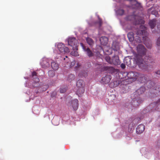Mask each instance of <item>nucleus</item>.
I'll list each match as a JSON object with an SVG mask.
<instances>
[{"mask_svg":"<svg viewBox=\"0 0 160 160\" xmlns=\"http://www.w3.org/2000/svg\"><path fill=\"white\" fill-rule=\"evenodd\" d=\"M137 53L134 56V61L138 67L142 70H148V62H155V59L151 55H146L147 49L142 45H138L137 47Z\"/></svg>","mask_w":160,"mask_h":160,"instance_id":"1","label":"nucleus"},{"mask_svg":"<svg viewBox=\"0 0 160 160\" xmlns=\"http://www.w3.org/2000/svg\"><path fill=\"white\" fill-rule=\"evenodd\" d=\"M144 28L145 30H138L137 31V34L140 36H142V40L146 46L148 48H150L151 47V45H149L148 46L147 43V41L148 40V37H147L148 33L145 30L147 29L146 27L142 25L140 26V28Z\"/></svg>","mask_w":160,"mask_h":160,"instance_id":"2","label":"nucleus"},{"mask_svg":"<svg viewBox=\"0 0 160 160\" xmlns=\"http://www.w3.org/2000/svg\"><path fill=\"white\" fill-rule=\"evenodd\" d=\"M127 75L128 78L126 80V82H128V83H130L137 80L140 75L139 72H129L127 74Z\"/></svg>","mask_w":160,"mask_h":160,"instance_id":"3","label":"nucleus"},{"mask_svg":"<svg viewBox=\"0 0 160 160\" xmlns=\"http://www.w3.org/2000/svg\"><path fill=\"white\" fill-rule=\"evenodd\" d=\"M127 19L128 20L132 21L135 24H143L144 23V21L142 18L138 15H129L127 17Z\"/></svg>","mask_w":160,"mask_h":160,"instance_id":"4","label":"nucleus"},{"mask_svg":"<svg viewBox=\"0 0 160 160\" xmlns=\"http://www.w3.org/2000/svg\"><path fill=\"white\" fill-rule=\"evenodd\" d=\"M68 42V45L72 47V49H77L78 41L75 38H69Z\"/></svg>","mask_w":160,"mask_h":160,"instance_id":"5","label":"nucleus"},{"mask_svg":"<svg viewBox=\"0 0 160 160\" xmlns=\"http://www.w3.org/2000/svg\"><path fill=\"white\" fill-rule=\"evenodd\" d=\"M57 48L59 51L61 53H67L69 52L68 48L65 47V45L62 43H58Z\"/></svg>","mask_w":160,"mask_h":160,"instance_id":"6","label":"nucleus"},{"mask_svg":"<svg viewBox=\"0 0 160 160\" xmlns=\"http://www.w3.org/2000/svg\"><path fill=\"white\" fill-rule=\"evenodd\" d=\"M80 45L83 50L86 52V54L88 57H90L93 56L94 55V53L88 47L86 48L82 43H81Z\"/></svg>","mask_w":160,"mask_h":160,"instance_id":"7","label":"nucleus"},{"mask_svg":"<svg viewBox=\"0 0 160 160\" xmlns=\"http://www.w3.org/2000/svg\"><path fill=\"white\" fill-rule=\"evenodd\" d=\"M111 48L112 50H113L114 51L115 54L116 53L119 54L120 53L119 44L116 42H114L112 43Z\"/></svg>","mask_w":160,"mask_h":160,"instance_id":"8","label":"nucleus"},{"mask_svg":"<svg viewBox=\"0 0 160 160\" xmlns=\"http://www.w3.org/2000/svg\"><path fill=\"white\" fill-rule=\"evenodd\" d=\"M119 54L116 53L115 54L114 56L112 58V64L115 65L120 64V60L119 59V57L118 55Z\"/></svg>","mask_w":160,"mask_h":160,"instance_id":"9","label":"nucleus"},{"mask_svg":"<svg viewBox=\"0 0 160 160\" xmlns=\"http://www.w3.org/2000/svg\"><path fill=\"white\" fill-rule=\"evenodd\" d=\"M112 77L111 75H107L103 77L101 80V83L103 84H107L111 80Z\"/></svg>","mask_w":160,"mask_h":160,"instance_id":"10","label":"nucleus"},{"mask_svg":"<svg viewBox=\"0 0 160 160\" xmlns=\"http://www.w3.org/2000/svg\"><path fill=\"white\" fill-rule=\"evenodd\" d=\"M130 3L132 8L136 9L141 7V4L138 2L136 0H131Z\"/></svg>","mask_w":160,"mask_h":160,"instance_id":"11","label":"nucleus"},{"mask_svg":"<svg viewBox=\"0 0 160 160\" xmlns=\"http://www.w3.org/2000/svg\"><path fill=\"white\" fill-rule=\"evenodd\" d=\"M139 76L138 78V80L142 83L146 82L147 81V78L144 75L139 73Z\"/></svg>","mask_w":160,"mask_h":160,"instance_id":"12","label":"nucleus"},{"mask_svg":"<svg viewBox=\"0 0 160 160\" xmlns=\"http://www.w3.org/2000/svg\"><path fill=\"white\" fill-rule=\"evenodd\" d=\"M145 129V126L142 124L138 125L136 129V132L138 134L142 133Z\"/></svg>","mask_w":160,"mask_h":160,"instance_id":"13","label":"nucleus"},{"mask_svg":"<svg viewBox=\"0 0 160 160\" xmlns=\"http://www.w3.org/2000/svg\"><path fill=\"white\" fill-rule=\"evenodd\" d=\"M72 105L74 110H77L78 106V100L77 99H75L72 101Z\"/></svg>","mask_w":160,"mask_h":160,"instance_id":"14","label":"nucleus"},{"mask_svg":"<svg viewBox=\"0 0 160 160\" xmlns=\"http://www.w3.org/2000/svg\"><path fill=\"white\" fill-rule=\"evenodd\" d=\"M101 44L103 45H106L108 42V38L106 37L102 36L100 39Z\"/></svg>","mask_w":160,"mask_h":160,"instance_id":"15","label":"nucleus"},{"mask_svg":"<svg viewBox=\"0 0 160 160\" xmlns=\"http://www.w3.org/2000/svg\"><path fill=\"white\" fill-rule=\"evenodd\" d=\"M132 102V104L135 106H138L142 102V100L139 98H135L133 99Z\"/></svg>","mask_w":160,"mask_h":160,"instance_id":"16","label":"nucleus"},{"mask_svg":"<svg viewBox=\"0 0 160 160\" xmlns=\"http://www.w3.org/2000/svg\"><path fill=\"white\" fill-rule=\"evenodd\" d=\"M85 91L84 88H78L77 91V94L79 97L82 96Z\"/></svg>","mask_w":160,"mask_h":160,"instance_id":"17","label":"nucleus"},{"mask_svg":"<svg viewBox=\"0 0 160 160\" xmlns=\"http://www.w3.org/2000/svg\"><path fill=\"white\" fill-rule=\"evenodd\" d=\"M85 83L82 80L80 79L78 80L77 82V86L78 88H84Z\"/></svg>","mask_w":160,"mask_h":160,"instance_id":"18","label":"nucleus"},{"mask_svg":"<svg viewBox=\"0 0 160 160\" xmlns=\"http://www.w3.org/2000/svg\"><path fill=\"white\" fill-rule=\"evenodd\" d=\"M145 91V88L144 87H141L138 89L136 92L135 94H136L139 95L142 94Z\"/></svg>","mask_w":160,"mask_h":160,"instance_id":"19","label":"nucleus"},{"mask_svg":"<svg viewBox=\"0 0 160 160\" xmlns=\"http://www.w3.org/2000/svg\"><path fill=\"white\" fill-rule=\"evenodd\" d=\"M156 20L155 19H153L150 20L149 22V25L151 29H153L156 24Z\"/></svg>","mask_w":160,"mask_h":160,"instance_id":"20","label":"nucleus"},{"mask_svg":"<svg viewBox=\"0 0 160 160\" xmlns=\"http://www.w3.org/2000/svg\"><path fill=\"white\" fill-rule=\"evenodd\" d=\"M153 92L155 94V96H157L160 94V85L157 86L154 90Z\"/></svg>","mask_w":160,"mask_h":160,"instance_id":"21","label":"nucleus"},{"mask_svg":"<svg viewBox=\"0 0 160 160\" xmlns=\"http://www.w3.org/2000/svg\"><path fill=\"white\" fill-rule=\"evenodd\" d=\"M51 66L52 68L55 70H58L59 68V66L58 63L54 61L51 62Z\"/></svg>","mask_w":160,"mask_h":160,"instance_id":"22","label":"nucleus"},{"mask_svg":"<svg viewBox=\"0 0 160 160\" xmlns=\"http://www.w3.org/2000/svg\"><path fill=\"white\" fill-rule=\"evenodd\" d=\"M134 33L132 32L128 33L127 36L130 41H132L134 39Z\"/></svg>","mask_w":160,"mask_h":160,"instance_id":"23","label":"nucleus"},{"mask_svg":"<svg viewBox=\"0 0 160 160\" xmlns=\"http://www.w3.org/2000/svg\"><path fill=\"white\" fill-rule=\"evenodd\" d=\"M105 51L107 53V54H111L112 53V49L108 46L105 47Z\"/></svg>","mask_w":160,"mask_h":160,"instance_id":"24","label":"nucleus"},{"mask_svg":"<svg viewBox=\"0 0 160 160\" xmlns=\"http://www.w3.org/2000/svg\"><path fill=\"white\" fill-rule=\"evenodd\" d=\"M87 43L90 46H92L94 44L93 40L90 38L88 37L86 38Z\"/></svg>","mask_w":160,"mask_h":160,"instance_id":"25","label":"nucleus"},{"mask_svg":"<svg viewBox=\"0 0 160 160\" xmlns=\"http://www.w3.org/2000/svg\"><path fill=\"white\" fill-rule=\"evenodd\" d=\"M75 78V77L74 75L70 74L69 75L67 80L68 82H71L72 81L74 80Z\"/></svg>","mask_w":160,"mask_h":160,"instance_id":"26","label":"nucleus"},{"mask_svg":"<svg viewBox=\"0 0 160 160\" xmlns=\"http://www.w3.org/2000/svg\"><path fill=\"white\" fill-rule=\"evenodd\" d=\"M78 76L80 77H86L87 76V73L84 71H82L79 73Z\"/></svg>","mask_w":160,"mask_h":160,"instance_id":"27","label":"nucleus"},{"mask_svg":"<svg viewBox=\"0 0 160 160\" xmlns=\"http://www.w3.org/2000/svg\"><path fill=\"white\" fill-rule=\"evenodd\" d=\"M48 60L47 59H45L44 60H43L42 64V65H44L45 67H48L49 65L50 64L49 62H48Z\"/></svg>","mask_w":160,"mask_h":160,"instance_id":"28","label":"nucleus"},{"mask_svg":"<svg viewBox=\"0 0 160 160\" xmlns=\"http://www.w3.org/2000/svg\"><path fill=\"white\" fill-rule=\"evenodd\" d=\"M49 76L50 77H53L55 76L54 72L52 70H50L48 72Z\"/></svg>","mask_w":160,"mask_h":160,"instance_id":"29","label":"nucleus"},{"mask_svg":"<svg viewBox=\"0 0 160 160\" xmlns=\"http://www.w3.org/2000/svg\"><path fill=\"white\" fill-rule=\"evenodd\" d=\"M106 61L109 63L112 64V59H111L110 57L109 56H107L105 57Z\"/></svg>","mask_w":160,"mask_h":160,"instance_id":"30","label":"nucleus"},{"mask_svg":"<svg viewBox=\"0 0 160 160\" xmlns=\"http://www.w3.org/2000/svg\"><path fill=\"white\" fill-rule=\"evenodd\" d=\"M117 13L120 15H123L124 12V11L123 9H120L117 10L116 12Z\"/></svg>","mask_w":160,"mask_h":160,"instance_id":"31","label":"nucleus"},{"mask_svg":"<svg viewBox=\"0 0 160 160\" xmlns=\"http://www.w3.org/2000/svg\"><path fill=\"white\" fill-rule=\"evenodd\" d=\"M74 50L75 49L73 50L71 52L70 54L72 55L75 56H78V52L76 51H74Z\"/></svg>","mask_w":160,"mask_h":160,"instance_id":"32","label":"nucleus"},{"mask_svg":"<svg viewBox=\"0 0 160 160\" xmlns=\"http://www.w3.org/2000/svg\"><path fill=\"white\" fill-rule=\"evenodd\" d=\"M158 102H154V103H152V105H152V106H154V105H155V109L156 110H157V111H159V110H158Z\"/></svg>","mask_w":160,"mask_h":160,"instance_id":"33","label":"nucleus"},{"mask_svg":"<svg viewBox=\"0 0 160 160\" xmlns=\"http://www.w3.org/2000/svg\"><path fill=\"white\" fill-rule=\"evenodd\" d=\"M66 91V89L64 88H60V92L61 93H63L65 92Z\"/></svg>","mask_w":160,"mask_h":160,"instance_id":"34","label":"nucleus"},{"mask_svg":"<svg viewBox=\"0 0 160 160\" xmlns=\"http://www.w3.org/2000/svg\"><path fill=\"white\" fill-rule=\"evenodd\" d=\"M33 79L34 82L35 83L38 82L39 81V79L38 78L36 77L33 78Z\"/></svg>","mask_w":160,"mask_h":160,"instance_id":"35","label":"nucleus"},{"mask_svg":"<svg viewBox=\"0 0 160 160\" xmlns=\"http://www.w3.org/2000/svg\"><path fill=\"white\" fill-rule=\"evenodd\" d=\"M37 73L36 72L33 71L32 72V78L37 77Z\"/></svg>","mask_w":160,"mask_h":160,"instance_id":"36","label":"nucleus"},{"mask_svg":"<svg viewBox=\"0 0 160 160\" xmlns=\"http://www.w3.org/2000/svg\"><path fill=\"white\" fill-rule=\"evenodd\" d=\"M157 45L158 47L160 46V37H159L157 39Z\"/></svg>","mask_w":160,"mask_h":160,"instance_id":"37","label":"nucleus"},{"mask_svg":"<svg viewBox=\"0 0 160 160\" xmlns=\"http://www.w3.org/2000/svg\"><path fill=\"white\" fill-rule=\"evenodd\" d=\"M151 14H152L156 16V15L158 14V12L156 10L152 11L151 12Z\"/></svg>","mask_w":160,"mask_h":160,"instance_id":"38","label":"nucleus"},{"mask_svg":"<svg viewBox=\"0 0 160 160\" xmlns=\"http://www.w3.org/2000/svg\"><path fill=\"white\" fill-rule=\"evenodd\" d=\"M98 23L99 24V26L101 27L102 24V21L101 19L99 18V21Z\"/></svg>","mask_w":160,"mask_h":160,"instance_id":"39","label":"nucleus"},{"mask_svg":"<svg viewBox=\"0 0 160 160\" xmlns=\"http://www.w3.org/2000/svg\"><path fill=\"white\" fill-rule=\"evenodd\" d=\"M81 65L79 63H77V66H75V69L76 70H78V68Z\"/></svg>","mask_w":160,"mask_h":160,"instance_id":"40","label":"nucleus"},{"mask_svg":"<svg viewBox=\"0 0 160 160\" xmlns=\"http://www.w3.org/2000/svg\"><path fill=\"white\" fill-rule=\"evenodd\" d=\"M75 61H72L71 62V64L70 65V67H72L74 66L75 64Z\"/></svg>","mask_w":160,"mask_h":160,"instance_id":"41","label":"nucleus"},{"mask_svg":"<svg viewBox=\"0 0 160 160\" xmlns=\"http://www.w3.org/2000/svg\"><path fill=\"white\" fill-rule=\"evenodd\" d=\"M120 66L122 69H124L126 68L125 65L123 63H122L121 64Z\"/></svg>","mask_w":160,"mask_h":160,"instance_id":"42","label":"nucleus"},{"mask_svg":"<svg viewBox=\"0 0 160 160\" xmlns=\"http://www.w3.org/2000/svg\"><path fill=\"white\" fill-rule=\"evenodd\" d=\"M157 145L158 147H160V138L158 141Z\"/></svg>","mask_w":160,"mask_h":160,"instance_id":"43","label":"nucleus"},{"mask_svg":"<svg viewBox=\"0 0 160 160\" xmlns=\"http://www.w3.org/2000/svg\"><path fill=\"white\" fill-rule=\"evenodd\" d=\"M155 73L156 74L160 75V70H158L157 71L155 72Z\"/></svg>","mask_w":160,"mask_h":160,"instance_id":"44","label":"nucleus"},{"mask_svg":"<svg viewBox=\"0 0 160 160\" xmlns=\"http://www.w3.org/2000/svg\"><path fill=\"white\" fill-rule=\"evenodd\" d=\"M157 27L158 28V29L160 30V22L157 25Z\"/></svg>","mask_w":160,"mask_h":160,"instance_id":"45","label":"nucleus"},{"mask_svg":"<svg viewBox=\"0 0 160 160\" xmlns=\"http://www.w3.org/2000/svg\"><path fill=\"white\" fill-rule=\"evenodd\" d=\"M152 8V7H151V8L149 9L148 10V12H150V11L152 9V8Z\"/></svg>","mask_w":160,"mask_h":160,"instance_id":"46","label":"nucleus"},{"mask_svg":"<svg viewBox=\"0 0 160 160\" xmlns=\"http://www.w3.org/2000/svg\"><path fill=\"white\" fill-rule=\"evenodd\" d=\"M117 81H115L114 82V83H116V82L117 83Z\"/></svg>","mask_w":160,"mask_h":160,"instance_id":"47","label":"nucleus"},{"mask_svg":"<svg viewBox=\"0 0 160 160\" xmlns=\"http://www.w3.org/2000/svg\"><path fill=\"white\" fill-rule=\"evenodd\" d=\"M66 58H68V57H67V56H66Z\"/></svg>","mask_w":160,"mask_h":160,"instance_id":"48","label":"nucleus"},{"mask_svg":"<svg viewBox=\"0 0 160 160\" xmlns=\"http://www.w3.org/2000/svg\"><path fill=\"white\" fill-rule=\"evenodd\" d=\"M118 82H119V81H118Z\"/></svg>","mask_w":160,"mask_h":160,"instance_id":"49","label":"nucleus"}]
</instances>
